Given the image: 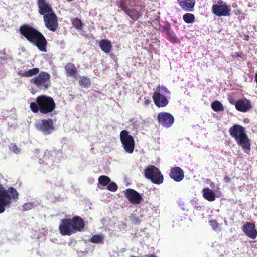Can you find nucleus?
Returning <instances> with one entry per match:
<instances>
[{
	"label": "nucleus",
	"instance_id": "obj_1",
	"mask_svg": "<svg viewBox=\"0 0 257 257\" xmlns=\"http://www.w3.org/2000/svg\"><path fill=\"white\" fill-rule=\"evenodd\" d=\"M21 35L32 44L36 46L41 52H45L47 42L43 35L28 24H24L19 28Z\"/></svg>",
	"mask_w": 257,
	"mask_h": 257
},
{
	"label": "nucleus",
	"instance_id": "obj_45",
	"mask_svg": "<svg viewBox=\"0 0 257 257\" xmlns=\"http://www.w3.org/2000/svg\"><path fill=\"white\" fill-rule=\"evenodd\" d=\"M232 100H230V102H231L232 103Z\"/></svg>",
	"mask_w": 257,
	"mask_h": 257
},
{
	"label": "nucleus",
	"instance_id": "obj_16",
	"mask_svg": "<svg viewBox=\"0 0 257 257\" xmlns=\"http://www.w3.org/2000/svg\"><path fill=\"white\" fill-rule=\"evenodd\" d=\"M242 229L244 234L250 238L254 239L257 237V231L254 224L246 222Z\"/></svg>",
	"mask_w": 257,
	"mask_h": 257
},
{
	"label": "nucleus",
	"instance_id": "obj_15",
	"mask_svg": "<svg viewBox=\"0 0 257 257\" xmlns=\"http://www.w3.org/2000/svg\"><path fill=\"white\" fill-rule=\"evenodd\" d=\"M125 195L130 202L133 204H138L143 199L139 193L132 189H126Z\"/></svg>",
	"mask_w": 257,
	"mask_h": 257
},
{
	"label": "nucleus",
	"instance_id": "obj_21",
	"mask_svg": "<svg viewBox=\"0 0 257 257\" xmlns=\"http://www.w3.org/2000/svg\"><path fill=\"white\" fill-rule=\"evenodd\" d=\"M163 30L168 38L172 42H177L178 41V38L176 36L175 33L170 28L169 25H166L163 27Z\"/></svg>",
	"mask_w": 257,
	"mask_h": 257
},
{
	"label": "nucleus",
	"instance_id": "obj_4",
	"mask_svg": "<svg viewBox=\"0 0 257 257\" xmlns=\"http://www.w3.org/2000/svg\"><path fill=\"white\" fill-rule=\"evenodd\" d=\"M55 108L54 100L51 97L45 95L38 96L36 98V102L30 104V108L34 113L40 111L42 113L47 114L52 112Z\"/></svg>",
	"mask_w": 257,
	"mask_h": 257
},
{
	"label": "nucleus",
	"instance_id": "obj_25",
	"mask_svg": "<svg viewBox=\"0 0 257 257\" xmlns=\"http://www.w3.org/2000/svg\"><path fill=\"white\" fill-rule=\"evenodd\" d=\"M203 196L209 201H213L215 200L216 196L214 192L208 188H204L202 190Z\"/></svg>",
	"mask_w": 257,
	"mask_h": 257
},
{
	"label": "nucleus",
	"instance_id": "obj_17",
	"mask_svg": "<svg viewBox=\"0 0 257 257\" xmlns=\"http://www.w3.org/2000/svg\"><path fill=\"white\" fill-rule=\"evenodd\" d=\"M170 176L175 181L180 182L184 178V171L180 167H175L171 169Z\"/></svg>",
	"mask_w": 257,
	"mask_h": 257
},
{
	"label": "nucleus",
	"instance_id": "obj_9",
	"mask_svg": "<svg viewBox=\"0 0 257 257\" xmlns=\"http://www.w3.org/2000/svg\"><path fill=\"white\" fill-rule=\"evenodd\" d=\"M50 76L46 72H40L37 76L30 80V82L34 84L37 88L41 90L47 89L50 85Z\"/></svg>",
	"mask_w": 257,
	"mask_h": 257
},
{
	"label": "nucleus",
	"instance_id": "obj_42",
	"mask_svg": "<svg viewBox=\"0 0 257 257\" xmlns=\"http://www.w3.org/2000/svg\"><path fill=\"white\" fill-rule=\"evenodd\" d=\"M210 186L211 188H213L214 187V186H215V183H211L210 184Z\"/></svg>",
	"mask_w": 257,
	"mask_h": 257
},
{
	"label": "nucleus",
	"instance_id": "obj_20",
	"mask_svg": "<svg viewBox=\"0 0 257 257\" xmlns=\"http://www.w3.org/2000/svg\"><path fill=\"white\" fill-rule=\"evenodd\" d=\"M120 7L125 14L128 15L130 18L134 20H137L141 15V13L135 9H129L126 5L121 3Z\"/></svg>",
	"mask_w": 257,
	"mask_h": 257
},
{
	"label": "nucleus",
	"instance_id": "obj_7",
	"mask_svg": "<svg viewBox=\"0 0 257 257\" xmlns=\"http://www.w3.org/2000/svg\"><path fill=\"white\" fill-rule=\"evenodd\" d=\"M119 137L122 147L124 151L128 154L133 153L135 148V140L133 137L130 135L126 130L120 132Z\"/></svg>",
	"mask_w": 257,
	"mask_h": 257
},
{
	"label": "nucleus",
	"instance_id": "obj_46",
	"mask_svg": "<svg viewBox=\"0 0 257 257\" xmlns=\"http://www.w3.org/2000/svg\"><path fill=\"white\" fill-rule=\"evenodd\" d=\"M232 100H230V102H231L232 103Z\"/></svg>",
	"mask_w": 257,
	"mask_h": 257
},
{
	"label": "nucleus",
	"instance_id": "obj_3",
	"mask_svg": "<svg viewBox=\"0 0 257 257\" xmlns=\"http://www.w3.org/2000/svg\"><path fill=\"white\" fill-rule=\"evenodd\" d=\"M229 132L237 144L242 148L245 153L249 154L251 150L250 140L244 128L240 125L235 124L229 128Z\"/></svg>",
	"mask_w": 257,
	"mask_h": 257
},
{
	"label": "nucleus",
	"instance_id": "obj_18",
	"mask_svg": "<svg viewBox=\"0 0 257 257\" xmlns=\"http://www.w3.org/2000/svg\"><path fill=\"white\" fill-rule=\"evenodd\" d=\"M251 107L250 101L247 99H240L235 103L236 109L240 112H245Z\"/></svg>",
	"mask_w": 257,
	"mask_h": 257
},
{
	"label": "nucleus",
	"instance_id": "obj_28",
	"mask_svg": "<svg viewBox=\"0 0 257 257\" xmlns=\"http://www.w3.org/2000/svg\"><path fill=\"white\" fill-rule=\"evenodd\" d=\"M104 239V235L103 234H97L92 236L90 239V241L93 243H103Z\"/></svg>",
	"mask_w": 257,
	"mask_h": 257
},
{
	"label": "nucleus",
	"instance_id": "obj_22",
	"mask_svg": "<svg viewBox=\"0 0 257 257\" xmlns=\"http://www.w3.org/2000/svg\"><path fill=\"white\" fill-rule=\"evenodd\" d=\"M66 75L67 76L76 77L77 74V69L75 65L71 63H68L65 66Z\"/></svg>",
	"mask_w": 257,
	"mask_h": 257
},
{
	"label": "nucleus",
	"instance_id": "obj_34",
	"mask_svg": "<svg viewBox=\"0 0 257 257\" xmlns=\"http://www.w3.org/2000/svg\"><path fill=\"white\" fill-rule=\"evenodd\" d=\"M130 219L134 224L138 225L141 223V220L136 216L135 214H132L130 215Z\"/></svg>",
	"mask_w": 257,
	"mask_h": 257
},
{
	"label": "nucleus",
	"instance_id": "obj_31",
	"mask_svg": "<svg viewBox=\"0 0 257 257\" xmlns=\"http://www.w3.org/2000/svg\"><path fill=\"white\" fill-rule=\"evenodd\" d=\"M98 181L100 184L103 186L108 185L111 181L110 179L104 175L100 176L98 178Z\"/></svg>",
	"mask_w": 257,
	"mask_h": 257
},
{
	"label": "nucleus",
	"instance_id": "obj_14",
	"mask_svg": "<svg viewBox=\"0 0 257 257\" xmlns=\"http://www.w3.org/2000/svg\"><path fill=\"white\" fill-rule=\"evenodd\" d=\"M38 12L40 15L45 16L53 13L51 4L48 0H37Z\"/></svg>",
	"mask_w": 257,
	"mask_h": 257
},
{
	"label": "nucleus",
	"instance_id": "obj_41",
	"mask_svg": "<svg viewBox=\"0 0 257 257\" xmlns=\"http://www.w3.org/2000/svg\"><path fill=\"white\" fill-rule=\"evenodd\" d=\"M224 180L226 183H229L231 181V178L229 176H226L224 178Z\"/></svg>",
	"mask_w": 257,
	"mask_h": 257
},
{
	"label": "nucleus",
	"instance_id": "obj_35",
	"mask_svg": "<svg viewBox=\"0 0 257 257\" xmlns=\"http://www.w3.org/2000/svg\"><path fill=\"white\" fill-rule=\"evenodd\" d=\"M118 187L117 184L114 182L109 183L107 187V189L112 192L116 191L117 190Z\"/></svg>",
	"mask_w": 257,
	"mask_h": 257
},
{
	"label": "nucleus",
	"instance_id": "obj_32",
	"mask_svg": "<svg viewBox=\"0 0 257 257\" xmlns=\"http://www.w3.org/2000/svg\"><path fill=\"white\" fill-rule=\"evenodd\" d=\"M79 83L80 86L84 87L89 86L91 83L89 79L85 77H81Z\"/></svg>",
	"mask_w": 257,
	"mask_h": 257
},
{
	"label": "nucleus",
	"instance_id": "obj_10",
	"mask_svg": "<svg viewBox=\"0 0 257 257\" xmlns=\"http://www.w3.org/2000/svg\"><path fill=\"white\" fill-rule=\"evenodd\" d=\"M35 126L44 135H49L54 130L53 122L51 119H39L36 122Z\"/></svg>",
	"mask_w": 257,
	"mask_h": 257
},
{
	"label": "nucleus",
	"instance_id": "obj_6",
	"mask_svg": "<svg viewBox=\"0 0 257 257\" xmlns=\"http://www.w3.org/2000/svg\"><path fill=\"white\" fill-rule=\"evenodd\" d=\"M171 92L164 85H159L156 88L152 98L154 104L158 107H164L169 103Z\"/></svg>",
	"mask_w": 257,
	"mask_h": 257
},
{
	"label": "nucleus",
	"instance_id": "obj_2",
	"mask_svg": "<svg viewBox=\"0 0 257 257\" xmlns=\"http://www.w3.org/2000/svg\"><path fill=\"white\" fill-rule=\"evenodd\" d=\"M59 228L63 235L70 236L78 231H82L84 227L83 219L79 216H75L72 219L61 220Z\"/></svg>",
	"mask_w": 257,
	"mask_h": 257
},
{
	"label": "nucleus",
	"instance_id": "obj_8",
	"mask_svg": "<svg viewBox=\"0 0 257 257\" xmlns=\"http://www.w3.org/2000/svg\"><path fill=\"white\" fill-rule=\"evenodd\" d=\"M145 177L156 184H161L163 182V176L159 169L154 165H149L145 170Z\"/></svg>",
	"mask_w": 257,
	"mask_h": 257
},
{
	"label": "nucleus",
	"instance_id": "obj_38",
	"mask_svg": "<svg viewBox=\"0 0 257 257\" xmlns=\"http://www.w3.org/2000/svg\"><path fill=\"white\" fill-rule=\"evenodd\" d=\"M130 121L132 122V124H133L134 126L137 128V127L139 125V122L138 121L136 120L135 118H132L130 120Z\"/></svg>",
	"mask_w": 257,
	"mask_h": 257
},
{
	"label": "nucleus",
	"instance_id": "obj_39",
	"mask_svg": "<svg viewBox=\"0 0 257 257\" xmlns=\"http://www.w3.org/2000/svg\"><path fill=\"white\" fill-rule=\"evenodd\" d=\"M142 123L143 124L148 126L151 123V120L148 119H144L142 121Z\"/></svg>",
	"mask_w": 257,
	"mask_h": 257
},
{
	"label": "nucleus",
	"instance_id": "obj_43",
	"mask_svg": "<svg viewBox=\"0 0 257 257\" xmlns=\"http://www.w3.org/2000/svg\"><path fill=\"white\" fill-rule=\"evenodd\" d=\"M147 257H157V256L155 255H150L147 256Z\"/></svg>",
	"mask_w": 257,
	"mask_h": 257
},
{
	"label": "nucleus",
	"instance_id": "obj_44",
	"mask_svg": "<svg viewBox=\"0 0 257 257\" xmlns=\"http://www.w3.org/2000/svg\"><path fill=\"white\" fill-rule=\"evenodd\" d=\"M255 81L257 83V74L255 75Z\"/></svg>",
	"mask_w": 257,
	"mask_h": 257
},
{
	"label": "nucleus",
	"instance_id": "obj_40",
	"mask_svg": "<svg viewBox=\"0 0 257 257\" xmlns=\"http://www.w3.org/2000/svg\"><path fill=\"white\" fill-rule=\"evenodd\" d=\"M150 103V100L148 99L145 98L144 101V105L145 106H148Z\"/></svg>",
	"mask_w": 257,
	"mask_h": 257
},
{
	"label": "nucleus",
	"instance_id": "obj_33",
	"mask_svg": "<svg viewBox=\"0 0 257 257\" xmlns=\"http://www.w3.org/2000/svg\"><path fill=\"white\" fill-rule=\"evenodd\" d=\"M35 206H36L35 203L34 202H27V203H25L22 206V210L23 211H28V210L32 209Z\"/></svg>",
	"mask_w": 257,
	"mask_h": 257
},
{
	"label": "nucleus",
	"instance_id": "obj_13",
	"mask_svg": "<svg viewBox=\"0 0 257 257\" xmlns=\"http://www.w3.org/2000/svg\"><path fill=\"white\" fill-rule=\"evenodd\" d=\"M213 13L217 16H228L230 15V8L225 3L221 4H214L212 7Z\"/></svg>",
	"mask_w": 257,
	"mask_h": 257
},
{
	"label": "nucleus",
	"instance_id": "obj_37",
	"mask_svg": "<svg viewBox=\"0 0 257 257\" xmlns=\"http://www.w3.org/2000/svg\"><path fill=\"white\" fill-rule=\"evenodd\" d=\"M10 149L13 151L16 154H18L20 153V150L18 148V146L15 144H12L10 147Z\"/></svg>",
	"mask_w": 257,
	"mask_h": 257
},
{
	"label": "nucleus",
	"instance_id": "obj_5",
	"mask_svg": "<svg viewBox=\"0 0 257 257\" xmlns=\"http://www.w3.org/2000/svg\"><path fill=\"white\" fill-rule=\"evenodd\" d=\"M18 192L12 187L7 189L0 184V214L5 212L6 208L9 207L13 201L18 198Z\"/></svg>",
	"mask_w": 257,
	"mask_h": 257
},
{
	"label": "nucleus",
	"instance_id": "obj_12",
	"mask_svg": "<svg viewBox=\"0 0 257 257\" xmlns=\"http://www.w3.org/2000/svg\"><path fill=\"white\" fill-rule=\"evenodd\" d=\"M157 120L159 123L165 128L170 127L174 122L173 116L166 112H162L158 114Z\"/></svg>",
	"mask_w": 257,
	"mask_h": 257
},
{
	"label": "nucleus",
	"instance_id": "obj_11",
	"mask_svg": "<svg viewBox=\"0 0 257 257\" xmlns=\"http://www.w3.org/2000/svg\"><path fill=\"white\" fill-rule=\"evenodd\" d=\"M43 20L46 27L50 31L55 32L58 26V19L54 12L43 16Z\"/></svg>",
	"mask_w": 257,
	"mask_h": 257
},
{
	"label": "nucleus",
	"instance_id": "obj_23",
	"mask_svg": "<svg viewBox=\"0 0 257 257\" xmlns=\"http://www.w3.org/2000/svg\"><path fill=\"white\" fill-rule=\"evenodd\" d=\"M51 156V159L54 162H58L59 161V158H57L62 156L61 152L59 151L53 150L50 152H46L44 154V158L46 160L47 157H49Z\"/></svg>",
	"mask_w": 257,
	"mask_h": 257
},
{
	"label": "nucleus",
	"instance_id": "obj_26",
	"mask_svg": "<svg viewBox=\"0 0 257 257\" xmlns=\"http://www.w3.org/2000/svg\"><path fill=\"white\" fill-rule=\"evenodd\" d=\"M39 72V69L38 68H34L22 72H20L19 74L23 77H31L34 75L38 74Z\"/></svg>",
	"mask_w": 257,
	"mask_h": 257
},
{
	"label": "nucleus",
	"instance_id": "obj_24",
	"mask_svg": "<svg viewBox=\"0 0 257 257\" xmlns=\"http://www.w3.org/2000/svg\"><path fill=\"white\" fill-rule=\"evenodd\" d=\"M99 46L105 53H108L111 50L112 45L111 42L107 39H103L99 42Z\"/></svg>",
	"mask_w": 257,
	"mask_h": 257
},
{
	"label": "nucleus",
	"instance_id": "obj_27",
	"mask_svg": "<svg viewBox=\"0 0 257 257\" xmlns=\"http://www.w3.org/2000/svg\"><path fill=\"white\" fill-rule=\"evenodd\" d=\"M211 108L215 112L222 111L224 109L222 104L217 100L212 103Z\"/></svg>",
	"mask_w": 257,
	"mask_h": 257
},
{
	"label": "nucleus",
	"instance_id": "obj_30",
	"mask_svg": "<svg viewBox=\"0 0 257 257\" xmlns=\"http://www.w3.org/2000/svg\"><path fill=\"white\" fill-rule=\"evenodd\" d=\"M184 21L188 24L192 23L195 20V16L193 14L186 13L183 16Z\"/></svg>",
	"mask_w": 257,
	"mask_h": 257
},
{
	"label": "nucleus",
	"instance_id": "obj_36",
	"mask_svg": "<svg viewBox=\"0 0 257 257\" xmlns=\"http://www.w3.org/2000/svg\"><path fill=\"white\" fill-rule=\"evenodd\" d=\"M209 225L211 226L212 229L214 230H216L219 226L218 223L215 220H211L209 221Z\"/></svg>",
	"mask_w": 257,
	"mask_h": 257
},
{
	"label": "nucleus",
	"instance_id": "obj_29",
	"mask_svg": "<svg viewBox=\"0 0 257 257\" xmlns=\"http://www.w3.org/2000/svg\"><path fill=\"white\" fill-rule=\"evenodd\" d=\"M72 25L75 28L78 30H82L83 27V23L81 20L79 18H76L71 20Z\"/></svg>",
	"mask_w": 257,
	"mask_h": 257
},
{
	"label": "nucleus",
	"instance_id": "obj_19",
	"mask_svg": "<svg viewBox=\"0 0 257 257\" xmlns=\"http://www.w3.org/2000/svg\"><path fill=\"white\" fill-rule=\"evenodd\" d=\"M180 6L186 11L192 12L195 4V0H177Z\"/></svg>",
	"mask_w": 257,
	"mask_h": 257
}]
</instances>
